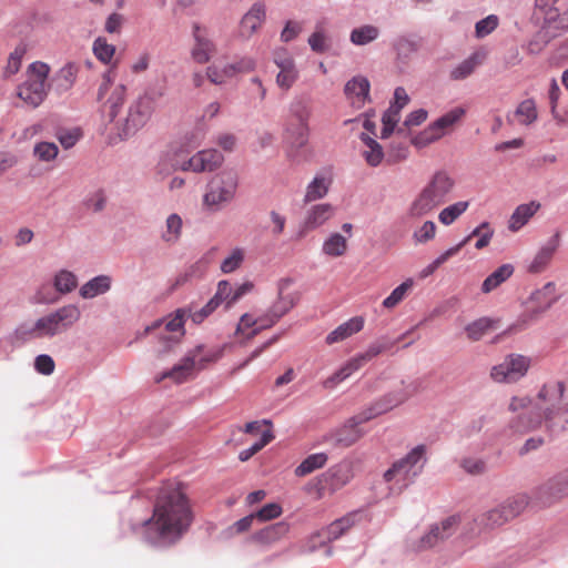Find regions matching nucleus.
Masks as SVG:
<instances>
[{
	"label": "nucleus",
	"mask_w": 568,
	"mask_h": 568,
	"mask_svg": "<svg viewBox=\"0 0 568 568\" xmlns=\"http://www.w3.org/2000/svg\"><path fill=\"white\" fill-rule=\"evenodd\" d=\"M566 386L562 382L545 383L535 399L514 396L508 409L517 415L509 422L515 433L525 434L544 428L550 435L568 429V404H562Z\"/></svg>",
	"instance_id": "obj_1"
},
{
	"label": "nucleus",
	"mask_w": 568,
	"mask_h": 568,
	"mask_svg": "<svg viewBox=\"0 0 568 568\" xmlns=\"http://www.w3.org/2000/svg\"><path fill=\"white\" fill-rule=\"evenodd\" d=\"M192 507L180 483L164 485L155 499L153 515L144 521V536L152 542H174L191 526Z\"/></svg>",
	"instance_id": "obj_2"
},
{
	"label": "nucleus",
	"mask_w": 568,
	"mask_h": 568,
	"mask_svg": "<svg viewBox=\"0 0 568 568\" xmlns=\"http://www.w3.org/2000/svg\"><path fill=\"white\" fill-rule=\"evenodd\" d=\"M456 185L455 179L445 170L432 174L427 183L409 203L406 215L419 220L443 205Z\"/></svg>",
	"instance_id": "obj_3"
},
{
	"label": "nucleus",
	"mask_w": 568,
	"mask_h": 568,
	"mask_svg": "<svg viewBox=\"0 0 568 568\" xmlns=\"http://www.w3.org/2000/svg\"><path fill=\"white\" fill-rule=\"evenodd\" d=\"M426 463V446L414 447L406 456L393 463L384 473V480L390 489L402 491L423 471Z\"/></svg>",
	"instance_id": "obj_4"
},
{
	"label": "nucleus",
	"mask_w": 568,
	"mask_h": 568,
	"mask_svg": "<svg viewBox=\"0 0 568 568\" xmlns=\"http://www.w3.org/2000/svg\"><path fill=\"white\" fill-rule=\"evenodd\" d=\"M81 317V311L77 305H64L36 321L27 332L30 337H53L70 329Z\"/></svg>",
	"instance_id": "obj_5"
},
{
	"label": "nucleus",
	"mask_w": 568,
	"mask_h": 568,
	"mask_svg": "<svg viewBox=\"0 0 568 568\" xmlns=\"http://www.w3.org/2000/svg\"><path fill=\"white\" fill-rule=\"evenodd\" d=\"M239 186L237 173L225 170L215 174L206 185L203 205L211 212H217L233 201Z\"/></svg>",
	"instance_id": "obj_6"
},
{
	"label": "nucleus",
	"mask_w": 568,
	"mask_h": 568,
	"mask_svg": "<svg viewBox=\"0 0 568 568\" xmlns=\"http://www.w3.org/2000/svg\"><path fill=\"white\" fill-rule=\"evenodd\" d=\"M49 67L33 62L28 69V79L18 87V97L29 106H39L47 97Z\"/></svg>",
	"instance_id": "obj_7"
},
{
	"label": "nucleus",
	"mask_w": 568,
	"mask_h": 568,
	"mask_svg": "<svg viewBox=\"0 0 568 568\" xmlns=\"http://www.w3.org/2000/svg\"><path fill=\"white\" fill-rule=\"evenodd\" d=\"M155 106V97L150 92H144L136 100H134L128 110L126 116L120 130V135L123 138L135 134L142 129L151 119Z\"/></svg>",
	"instance_id": "obj_8"
},
{
	"label": "nucleus",
	"mask_w": 568,
	"mask_h": 568,
	"mask_svg": "<svg viewBox=\"0 0 568 568\" xmlns=\"http://www.w3.org/2000/svg\"><path fill=\"white\" fill-rule=\"evenodd\" d=\"M388 343H374L369 347L349 361H347L338 371L323 382L325 388H334L337 384L361 369L366 363L378 356L381 353L390 348Z\"/></svg>",
	"instance_id": "obj_9"
},
{
	"label": "nucleus",
	"mask_w": 568,
	"mask_h": 568,
	"mask_svg": "<svg viewBox=\"0 0 568 568\" xmlns=\"http://www.w3.org/2000/svg\"><path fill=\"white\" fill-rule=\"evenodd\" d=\"M388 343H374L369 347L349 361H347L338 371L323 382L325 388H334L337 384L361 369L366 363L378 356L381 353L390 348Z\"/></svg>",
	"instance_id": "obj_10"
},
{
	"label": "nucleus",
	"mask_w": 568,
	"mask_h": 568,
	"mask_svg": "<svg viewBox=\"0 0 568 568\" xmlns=\"http://www.w3.org/2000/svg\"><path fill=\"white\" fill-rule=\"evenodd\" d=\"M530 367V358L521 354H509L493 366L490 377L497 383H515L523 378Z\"/></svg>",
	"instance_id": "obj_11"
},
{
	"label": "nucleus",
	"mask_w": 568,
	"mask_h": 568,
	"mask_svg": "<svg viewBox=\"0 0 568 568\" xmlns=\"http://www.w3.org/2000/svg\"><path fill=\"white\" fill-rule=\"evenodd\" d=\"M377 408L373 404L368 408L362 410L357 415L351 417L342 427L336 429L333 435L336 445L349 447L363 436L359 425L379 416Z\"/></svg>",
	"instance_id": "obj_12"
},
{
	"label": "nucleus",
	"mask_w": 568,
	"mask_h": 568,
	"mask_svg": "<svg viewBox=\"0 0 568 568\" xmlns=\"http://www.w3.org/2000/svg\"><path fill=\"white\" fill-rule=\"evenodd\" d=\"M556 301V285L552 282H548L541 288L532 292L527 298L526 308L520 321L524 324H528L550 308Z\"/></svg>",
	"instance_id": "obj_13"
},
{
	"label": "nucleus",
	"mask_w": 568,
	"mask_h": 568,
	"mask_svg": "<svg viewBox=\"0 0 568 568\" xmlns=\"http://www.w3.org/2000/svg\"><path fill=\"white\" fill-rule=\"evenodd\" d=\"M422 390V381L414 379L409 382H402L399 388L388 393L383 398L374 403L377 413L381 415L392 410L393 408L402 405L410 397L415 396Z\"/></svg>",
	"instance_id": "obj_14"
},
{
	"label": "nucleus",
	"mask_w": 568,
	"mask_h": 568,
	"mask_svg": "<svg viewBox=\"0 0 568 568\" xmlns=\"http://www.w3.org/2000/svg\"><path fill=\"white\" fill-rule=\"evenodd\" d=\"M273 61L280 69L276 75V84L284 91H288L298 79L293 57L285 49H278L274 52Z\"/></svg>",
	"instance_id": "obj_15"
},
{
	"label": "nucleus",
	"mask_w": 568,
	"mask_h": 568,
	"mask_svg": "<svg viewBox=\"0 0 568 568\" xmlns=\"http://www.w3.org/2000/svg\"><path fill=\"white\" fill-rule=\"evenodd\" d=\"M223 160V155L217 150H203L194 154L181 169L194 172L213 171L222 164Z\"/></svg>",
	"instance_id": "obj_16"
},
{
	"label": "nucleus",
	"mask_w": 568,
	"mask_h": 568,
	"mask_svg": "<svg viewBox=\"0 0 568 568\" xmlns=\"http://www.w3.org/2000/svg\"><path fill=\"white\" fill-rule=\"evenodd\" d=\"M369 81L365 77L357 75L345 84L344 93L354 108L362 109L369 101Z\"/></svg>",
	"instance_id": "obj_17"
},
{
	"label": "nucleus",
	"mask_w": 568,
	"mask_h": 568,
	"mask_svg": "<svg viewBox=\"0 0 568 568\" xmlns=\"http://www.w3.org/2000/svg\"><path fill=\"white\" fill-rule=\"evenodd\" d=\"M559 246V234L554 235L545 245H542L535 254L529 263L527 271L531 274H540L547 270L554 255Z\"/></svg>",
	"instance_id": "obj_18"
},
{
	"label": "nucleus",
	"mask_w": 568,
	"mask_h": 568,
	"mask_svg": "<svg viewBox=\"0 0 568 568\" xmlns=\"http://www.w3.org/2000/svg\"><path fill=\"white\" fill-rule=\"evenodd\" d=\"M336 209L329 203H321L311 206L305 215L303 229L313 231L324 225L335 214Z\"/></svg>",
	"instance_id": "obj_19"
},
{
	"label": "nucleus",
	"mask_w": 568,
	"mask_h": 568,
	"mask_svg": "<svg viewBox=\"0 0 568 568\" xmlns=\"http://www.w3.org/2000/svg\"><path fill=\"white\" fill-rule=\"evenodd\" d=\"M193 36L195 44L192 49L191 55L195 62L201 64L206 63L215 51V45L206 38L205 33L197 24L194 26Z\"/></svg>",
	"instance_id": "obj_20"
},
{
	"label": "nucleus",
	"mask_w": 568,
	"mask_h": 568,
	"mask_svg": "<svg viewBox=\"0 0 568 568\" xmlns=\"http://www.w3.org/2000/svg\"><path fill=\"white\" fill-rule=\"evenodd\" d=\"M540 494L546 496L548 501L568 496V470L550 478L541 488Z\"/></svg>",
	"instance_id": "obj_21"
},
{
	"label": "nucleus",
	"mask_w": 568,
	"mask_h": 568,
	"mask_svg": "<svg viewBox=\"0 0 568 568\" xmlns=\"http://www.w3.org/2000/svg\"><path fill=\"white\" fill-rule=\"evenodd\" d=\"M364 327V320L363 317L356 316L352 317L345 323L337 326L334 331H332L326 336V343L328 345L342 342L352 335L358 333Z\"/></svg>",
	"instance_id": "obj_22"
},
{
	"label": "nucleus",
	"mask_w": 568,
	"mask_h": 568,
	"mask_svg": "<svg viewBox=\"0 0 568 568\" xmlns=\"http://www.w3.org/2000/svg\"><path fill=\"white\" fill-rule=\"evenodd\" d=\"M265 20V6L255 3L241 21V34L251 37Z\"/></svg>",
	"instance_id": "obj_23"
},
{
	"label": "nucleus",
	"mask_w": 568,
	"mask_h": 568,
	"mask_svg": "<svg viewBox=\"0 0 568 568\" xmlns=\"http://www.w3.org/2000/svg\"><path fill=\"white\" fill-rule=\"evenodd\" d=\"M357 517V513H351L333 521L321 531V536L324 537L327 541L338 539L356 524Z\"/></svg>",
	"instance_id": "obj_24"
},
{
	"label": "nucleus",
	"mask_w": 568,
	"mask_h": 568,
	"mask_svg": "<svg viewBox=\"0 0 568 568\" xmlns=\"http://www.w3.org/2000/svg\"><path fill=\"white\" fill-rule=\"evenodd\" d=\"M331 185V176L317 174L306 186L304 203L322 200L328 193Z\"/></svg>",
	"instance_id": "obj_25"
},
{
	"label": "nucleus",
	"mask_w": 568,
	"mask_h": 568,
	"mask_svg": "<svg viewBox=\"0 0 568 568\" xmlns=\"http://www.w3.org/2000/svg\"><path fill=\"white\" fill-rule=\"evenodd\" d=\"M195 371V357L185 356L172 369L165 372L156 382L164 378H172L175 383H183L193 375Z\"/></svg>",
	"instance_id": "obj_26"
},
{
	"label": "nucleus",
	"mask_w": 568,
	"mask_h": 568,
	"mask_svg": "<svg viewBox=\"0 0 568 568\" xmlns=\"http://www.w3.org/2000/svg\"><path fill=\"white\" fill-rule=\"evenodd\" d=\"M359 138L365 145L362 156L369 166H378L385 156L383 146L367 133H362Z\"/></svg>",
	"instance_id": "obj_27"
},
{
	"label": "nucleus",
	"mask_w": 568,
	"mask_h": 568,
	"mask_svg": "<svg viewBox=\"0 0 568 568\" xmlns=\"http://www.w3.org/2000/svg\"><path fill=\"white\" fill-rule=\"evenodd\" d=\"M447 132L442 128L438 121H434L425 128L419 134L412 139V143L417 148H425L445 136Z\"/></svg>",
	"instance_id": "obj_28"
},
{
	"label": "nucleus",
	"mask_w": 568,
	"mask_h": 568,
	"mask_svg": "<svg viewBox=\"0 0 568 568\" xmlns=\"http://www.w3.org/2000/svg\"><path fill=\"white\" fill-rule=\"evenodd\" d=\"M514 273V266L511 264H503L496 271H494L481 284V292L488 294L499 287L506 282Z\"/></svg>",
	"instance_id": "obj_29"
},
{
	"label": "nucleus",
	"mask_w": 568,
	"mask_h": 568,
	"mask_svg": "<svg viewBox=\"0 0 568 568\" xmlns=\"http://www.w3.org/2000/svg\"><path fill=\"white\" fill-rule=\"evenodd\" d=\"M111 287V277L108 275H99L87 282L80 288V295L83 298H93L98 295L106 293Z\"/></svg>",
	"instance_id": "obj_30"
},
{
	"label": "nucleus",
	"mask_w": 568,
	"mask_h": 568,
	"mask_svg": "<svg viewBox=\"0 0 568 568\" xmlns=\"http://www.w3.org/2000/svg\"><path fill=\"white\" fill-rule=\"evenodd\" d=\"M296 294L284 293V283L280 285L278 297L270 307V311L274 314L275 320H281L286 313H288L296 304Z\"/></svg>",
	"instance_id": "obj_31"
},
{
	"label": "nucleus",
	"mask_w": 568,
	"mask_h": 568,
	"mask_svg": "<svg viewBox=\"0 0 568 568\" xmlns=\"http://www.w3.org/2000/svg\"><path fill=\"white\" fill-rule=\"evenodd\" d=\"M539 204L530 202L528 204H521L517 206L509 220V229L513 232L521 229L529 219L538 211Z\"/></svg>",
	"instance_id": "obj_32"
},
{
	"label": "nucleus",
	"mask_w": 568,
	"mask_h": 568,
	"mask_svg": "<svg viewBox=\"0 0 568 568\" xmlns=\"http://www.w3.org/2000/svg\"><path fill=\"white\" fill-rule=\"evenodd\" d=\"M484 55L475 52L464 61H462L457 67H455L450 72V78L453 80H463L469 77L475 69L483 63Z\"/></svg>",
	"instance_id": "obj_33"
},
{
	"label": "nucleus",
	"mask_w": 568,
	"mask_h": 568,
	"mask_svg": "<svg viewBox=\"0 0 568 568\" xmlns=\"http://www.w3.org/2000/svg\"><path fill=\"white\" fill-rule=\"evenodd\" d=\"M497 323L498 322L495 320L481 317L468 324L465 327V332L470 341L476 342L479 341L488 332L495 329Z\"/></svg>",
	"instance_id": "obj_34"
},
{
	"label": "nucleus",
	"mask_w": 568,
	"mask_h": 568,
	"mask_svg": "<svg viewBox=\"0 0 568 568\" xmlns=\"http://www.w3.org/2000/svg\"><path fill=\"white\" fill-rule=\"evenodd\" d=\"M505 511L503 509V507L499 505L497 506L496 508L494 509H490L486 513H484L483 515H480L479 517H477L475 519V523L483 527L484 529H493L495 527H499L504 524H506L507 521H509V519L507 517H505Z\"/></svg>",
	"instance_id": "obj_35"
},
{
	"label": "nucleus",
	"mask_w": 568,
	"mask_h": 568,
	"mask_svg": "<svg viewBox=\"0 0 568 568\" xmlns=\"http://www.w3.org/2000/svg\"><path fill=\"white\" fill-rule=\"evenodd\" d=\"M347 240L339 233H332L323 243L322 251L331 257L343 256L347 251Z\"/></svg>",
	"instance_id": "obj_36"
},
{
	"label": "nucleus",
	"mask_w": 568,
	"mask_h": 568,
	"mask_svg": "<svg viewBox=\"0 0 568 568\" xmlns=\"http://www.w3.org/2000/svg\"><path fill=\"white\" fill-rule=\"evenodd\" d=\"M308 125L290 122L286 128V140L292 148H303L308 141Z\"/></svg>",
	"instance_id": "obj_37"
},
{
	"label": "nucleus",
	"mask_w": 568,
	"mask_h": 568,
	"mask_svg": "<svg viewBox=\"0 0 568 568\" xmlns=\"http://www.w3.org/2000/svg\"><path fill=\"white\" fill-rule=\"evenodd\" d=\"M379 36V29L372 24H365L352 30L349 40L355 45H365L373 42Z\"/></svg>",
	"instance_id": "obj_38"
},
{
	"label": "nucleus",
	"mask_w": 568,
	"mask_h": 568,
	"mask_svg": "<svg viewBox=\"0 0 568 568\" xmlns=\"http://www.w3.org/2000/svg\"><path fill=\"white\" fill-rule=\"evenodd\" d=\"M287 531V526L283 523L266 526L253 535V540L260 544H270L283 536Z\"/></svg>",
	"instance_id": "obj_39"
},
{
	"label": "nucleus",
	"mask_w": 568,
	"mask_h": 568,
	"mask_svg": "<svg viewBox=\"0 0 568 568\" xmlns=\"http://www.w3.org/2000/svg\"><path fill=\"white\" fill-rule=\"evenodd\" d=\"M468 206V201L450 204L439 212L438 220L444 225H450L467 211Z\"/></svg>",
	"instance_id": "obj_40"
},
{
	"label": "nucleus",
	"mask_w": 568,
	"mask_h": 568,
	"mask_svg": "<svg viewBox=\"0 0 568 568\" xmlns=\"http://www.w3.org/2000/svg\"><path fill=\"white\" fill-rule=\"evenodd\" d=\"M528 505V497L526 495H516L506 499L500 506L505 511V517L513 520L519 516Z\"/></svg>",
	"instance_id": "obj_41"
},
{
	"label": "nucleus",
	"mask_w": 568,
	"mask_h": 568,
	"mask_svg": "<svg viewBox=\"0 0 568 568\" xmlns=\"http://www.w3.org/2000/svg\"><path fill=\"white\" fill-rule=\"evenodd\" d=\"M327 462L324 453L313 454L305 458L295 469L296 476H306L314 470L322 468Z\"/></svg>",
	"instance_id": "obj_42"
},
{
	"label": "nucleus",
	"mask_w": 568,
	"mask_h": 568,
	"mask_svg": "<svg viewBox=\"0 0 568 568\" xmlns=\"http://www.w3.org/2000/svg\"><path fill=\"white\" fill-rule=\"evenodd\" d=\"M458 518L455 516L444 519L440 524L430 527V531L435 532L434 541L436 545L449 538L457 529Z\"/></svg>",
	"instance_id": "obj_43"
},
{
	"label": "nucleus",
	"mask_w": 568,
	"mask_h": 568,
	"mask_svg": "<svg viewBox=\"0 0 568 568\" xmlns=\"http://www.w3.org/2000/svg\"><path fill=\"white\" fill-rule=\"evenodd\" d=\"M458 518L455 516L444 519L440 524L430 527V531L435 532L434 541L436 545L449 538L457 529Z\"/></svg>",
	"instance_id": "obj_44"
},
{
	"label": "nucleus",
	"mask_w": 568,
	"mask_h": 568,
	"mask_svg": "<svg viewBox=\"0 0 568 568\" xmlns=\"http://www.w3.org/2000/svg\"><path fill=\"white\" fill-rule=\"evenodd\" d=\"M292 122L308 125L312 115V109L307 101L300 99L291 103L290 106Z\"/></svg>",
	"instance_id": "obj_45"
},
{
	"label": "nucleus",
	"mask_w": 568,
	"mask_h": 568,
	"mask_svg": "<svg viewBox=\"0 0 568 568\" xmlns=\"http://www.w3.org/2000/svg\"><path fill=\"white\" fill-rule=\"evenodd\" d=\"M515 115L518 118L520 124L529 125L537 120V108L536 103L531 99L521 101L516 111Z\"/></svg>",
	"instance_id": "obj_46"
},
{
	"label": "nucleus",
	"mask_w": 568,
	"mask_h": 568,
	"mask_svg": "<svg viewBox=\"0 0 568 568\" xmlns=\"http://www.w3.org/2000/svg\"><path fill=\"white\" fill-rule=\"evenodd\" d=\"M400 119V110L398 106L390 105L385 113L383 114L382 122H383V129H382V139H387L390 136V134L394 132L398 121Z\"/></svg>",
	"instance_id": "obj_47"
},
{
	"label": "nucleus",
	"mask_w": 568,
	"mask_h": 568,
	"mask_svg": "<svg viewBox=\"0 0 568 568\" xmlns=\"http://www.w3.org/2000/svg\"><path fill=\"white\" fill-rule=\"evenodd\" d=\"M414 282L412 278L406 280L383 301V305L386 308H393L398 305L407 295V293L412 290Z\"/></svg>",
	"instance_id": "obj_48"
},
{
	"label": "nucleus",
	"mask_w": 568,
	"mask_h": 568,
	"mask_svg": "<svg viewBox=\"0 0 568 568\" xmlns=\"http://www.w3.org/2000/svg\"><path fill=\"white\" fill-rule=\"evenodd\" d=\"M77 276L70 271L61 270L54 276V287L61 294L73 291L77 287Z\"/></svg>",
	"instance_id": "obj_49"
},
{
	"label": "nucleus",
	"mask_w": 568,
	"mask_h": 568,
	"mask_svg": "<svg viewBox=\"0 0 568 568\" xmlns=\"http://www.w3.org/2000/svg\"><path fill=\"white\" fill-rule=\"evenodd\" d=\"M463 247L464 243H458L446 250L420 272V276L424 278L432 275L440 265L447 262L452 256L456 255Z\"/></svg>",
	"instance_id": "obj_50"
},
{
	"label": "nucleus",
	"mask_w": 568,
	"mask_h": 568,
	"mask_svg": "<svg viewBox=\"0 0 568 568\" xmlns=\"http://www.w3.org/2000/svg\"><path fill=\"white\" fill-rule=\"evenodd\" d=\"M466 114V109L456 106L437 119L442 128L447 132H452L457 123H459Z\"/></svg>",
	"instance_id": "obj_51"
},
{
	"label": "nucleus",
	"mask_w": 568,
	"mask_h": 568,
	"mask_svg": "<svg viewBox=\"0 0 568 568\" xmlns=\"http://www.w3.org/2000/svg\"><path fill=\"white\" fill-rule=\"evenodd\" d=\"M33 154L41 162H50L58 156L59 149L55 143L43 141L34 145Z\"/></svg>",
	"instance_id": "obj_52"
},
{
	"label": "nucleus",
	"mask_w": 568,
	"mask_h": 568,
	"mask_svg": "<svg viewBox=\"0 0 568 568\" xmlns=\"http://www.w3.org/2000/svg\"><path fill=\"white\" fill-rule=\"evenodd\" d=\"M182 219L178 214H171L166 219V230L162 239L168 243H174L181 234Z\"/></svg>",
	"instance_id": "obj_53"
},
{
	"label": "nucleus",
	"mask_w": 568,
	"mask_h": 568,
	"mask_svg": "<svg viewBox=\"0 0 568 568\" xmlns=\"http://www.w3.org/2000/svg\"><path fill=\"white\" fill-rule=\"evenodd\" d=\"M126 88L123 84L116 85L112 94L106 101V105L109 106V114L112 119H114L119 112V109L123 105L125 100Z\"/></svg>",
	"instance_id": "obj_54"
},
{
	"label": "nucleus",
	"mask_w": 568,
	"mask_h": 568,
	"mask_svg": "<svg viewBox=\"0 0 568 568\" xmlns=\"http://www.w3.org/2000/svg\"><path fill=\"white\" fill-rule=\"evenodd\" d=\"M93 52L101 62L109 63L115 53V47L108 43L105 39L98 38L93 43Z\"/></svg>",
	"instance_id": "obj_55"
},
{
	"label": "nucleus",
	"mask_w": 568,
	"mask_h": 568,
	"mask_svg": "<svg viewBox=\"0 0 568 568\" xmlns=\"http://www.w3.org/2000/svg\"><path fill=\"white\" fill-rule=\"evenodd\" d=\"M274 438L273 433L270 429H265L262 433V437L258 442L253 444L250 448L244 449L240 453L239 458L242 462L248 460L252 456H254L256 453H258L261 449H263L270 442H272Z\"/></svg>",
	"instance_id": "obj_56"
},
{
	"label": "nucleus",
	"mask_w": 568,
	"mask_h": 568,
	"mask_svg": "<svg viewBox=\"0 0 568 568\" xmlns=\"http://www.w3.org/2000/svg\"><path fill=\"white\" fill-rule=\"evenodd\" d=\"M26 47L24 45H18L16 49L10 53L7 65L4 68V74L6 77H11L16 74L20 68L22 58L26 54Z\"/></svg>",
	"instance_id": "obj_57"
},
{
	"label": "nucleus",
	"mask_w": 568,
	"mask_h": 568,
	"mask_svg": "<svg viewBox=\"0 0 568 568\" xmlns=\"http://www.w3.org/2000/svg\"><path fill=\"white\" fill-rule=\"evenodd\" d=\"M245 257V252L243 248L236 247L231 254L223 260L221 263V271L223 273H232L237 270L243 263Z\"/></svg>",
	"instance_id": "obj_58"
},
{
	"label": "nucleus",
	"mask_w": 568,
	"mask_h": 568,
	"mask_svg": "<svg viewBox=\"0 0 568 568\" xmlns=\"http://www.w3.org/2000/svg\"><path fill=\"white\" fill-rule=\"evenodd\" d=\"M437 226L433 221H425L413 233V239L416 243L423 244L433 240L436 235Z\"/></svg>",
	"instance_id": "obj_59"
},
{
	"label": "nucleus",
	"mask_w": 568,
	"mask_h": 568,
	"mask_svg": "<svg viewBox=\"0 0 568 568\" xmlns=\"http://www.w3.org/2000/svg\"><path fill=\"white\" fill-rule=\"evenodd\" d=\"M282 514L281 505L276 503L266 504L254 515L255 519L260 521H267L280 517Z\"/></svg>",
	"instance_id": "obj_60"
},
{
	"label": "nucleus",
	"mask_w": 568,
	"mask_h": 568,
	"mask_svg": "<svg viewBox=\"0 0 568 568\" xmlns=\"http://www.w3.org/2000/svg\"><path fill=\"white\" fill-rule=\"evenodd\" d=\"M497 27L498 18L494 14H490L476 23V37L484 38L490 34Z\"/></svg>",
	"instance_id": "obj_61"
},
{
	"label": "nucleus",
	"mask_w": 568,
	"mask_h": 568,
	"mask_svg": "<svg viewBox=\"0 0 568 568\" xmlns=\"http://www.w3.org/2000/svg\"><path fill=\"white\" fill-rule=\"evenodd\" d=\"M81 135L82 134L80 129L60 130L57 133V139L59 140L60 144L68 150L77 144Z\"/></svg>",
	"instance_id": "obj_62"
},
{
	"label": "nucleus",
	"mask_w": 568,
	"mask_h": 568,
	"mask_svg": "<svg viewBox=\"0 0 568 568\" xmlns=\"http://www.w3.org/2000/svg\"><path fill=\"white\" fill-rule=\"evenodd\" d=\"M256 318L258 321L257 327H255L253 331H250L247 334V339L254 337L263 329L271 328L280 321L274 318V314L270 310Z\"/></svg>",
	"instance_id": "obj_63"
},
{
	"label": "nucleus",
	"mask_w": 568,
	"mask_h": 568,
	"mask_svg": "<svg viewBox=\"0 0 568 568\" xmlns=\"http://www.w3.org/2000/svg\"><path fill=\"white\" fill-rule=\"evenodd\" d=\"M254 520H255V517L253 514H250V515L239 519L237 521H235L233 525H231L227 528L229 535L235 536V535H240V534H243V532L250 530Z\"/></svg>",
	"instance_id": "obj_64"
}]
</instances>
